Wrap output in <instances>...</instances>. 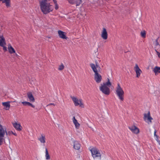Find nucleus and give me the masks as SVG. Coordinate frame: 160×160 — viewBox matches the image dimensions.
<instances>
[{"label":"nucleus","mask_w":160,"mask_h":160,"mask_svg":"<svg viewBox=\"0 0 160 160\" xmlns=\"http://www.w3.org/2000/svg\"><path fill=\"white\" fill-rule=\"evenodd\" d=\"M39 3L41 10L44 14H47L53 11L54 7L51 2H42Z\"/></svg>","instance_id":"f257e3e1"},{"label":"nucleus","mask_w":160,"mask_h":160,"mask_svg":"<svg viewBox=\"0 0 160 160\" xmlns=\"http://www.w3.org/2000/svg\"><path fill=\"white\" fill-rule=\"evenodd\" d=\"M112 85L109 78H108L106 82H103L100 84L99 87L100 90L104 94L108 95L110 93V90L109 88Z\"/></svg>","instance_id":"f03ea898"},{"label":"nucleus","mask_w":160,"mask_h":160,"mask_svg":"<svg viewBox=\"0 0 160 160\" xmlns=\"http://www.w3.org/2000/svg\"><path fill=\"white\" fill-rule=\"evenodd\" d=\"M115 94L120 101H123L124 92L119 83L117 84V86L116 88Z\"/></svg>","instance_id":"7ed1b4c3"},{"label":"nucleus","mask_w":160,"mask_h":160,"mask_svg":"<svg viewBox=\"0 0 160 160\" xmlns=\"http://www.w3.org/2000/svg\"><path fill=\"white\" fill-rule=\"evenodd\" d=\"M70 98L75 106H79L81 108L84 107V104L82 99L72 96H70Z\"/></svg>","instance_id":"20e7f679"},{"label":"nucleus","mask_w":160,"mask_h":160,"mask_svg":"<svg viewBox=\"0 0 160 160\" xmlns=\"http://www.w3.org/2000/svg\"><path fill=\"white\" fill-rule=\"evenodd\" d=\"M91 151L92 155L94 159L97 158H101V154L100 151L96 148H93L90 149Z\"/></svg>","instance_id":"39448f33"},{"label":"nucleus","mask_w":160,"mask_h":160,"mask_svg":"<svg viewBox=\"0 0 160 160\" xmlns=\"http://www.w3.org/2000/svg\"><path fill=\"white\" fill-rule=\"evenodd\" d=\"M6 45L5 39L3 34L0 33V46L3 48V50L5 52L7 51V48L6 46Z\"/></svg>","instance_id":"423d86ee"},{"label":"nucleus","mask_w":160,"mask_h":160,"mask_svg":"<svg viewBox=\"0 0 160 160\" xmlns=\"http://www.w3.org/2000/svg\"><path fill=\"white\" fill-rule=\"evenodd\" d=\"M143 118L144 121L148 124H151L152 123V120H153V118L151 116L149 112L144 114Z\"/></svg>","instance_id":"0eeeda50"},{"label":"nucleus","mask_w":160,"mask_h":160,"mask_svg":"<svg viewBox=\"0 0 160 160\" xmlns=\"http://www.w3.org/2000/svg\"><path fill=\"white\" fill-rule=\"evenodd\" d=\"M133 69L136 73V77L138 78H139L140 77L142 72V70L140 68L137 64H136L135 65Z\"/></svg>","instance_id":"6e6552de"},{"label":"nucleus","mask_w":160,"mask_h":160,"mask_svg":"<svg viewBox=\"0 0 160 160\" xmlns=\"http://www.w3.org/2000/svg\"><path fill=\"white\" fill-rule=\"evenodd\" d=\"M7 50L9 53L11 54H13L16 57H18V55L16 52L15 49L13 48L11 45L10 43H9L8 45Z\"/></svg>","instance_id":"1a4fd4ad"},{"label":"nucleus","mask_w":160,"mask_h":160,"mask_svg":"<svg viewBox=\"0 0 160 160\" xmlns=\"http://www.w3.org/2000/svg\"><path fill=\"white\" fill-rule=\"evenodd\" d=\"M128 128L132 133L135 134L137 135L140 132L139 128L135 125H133L129 127Z\"/></svg>","instance_id":"9d476101"},{"label":"nucleus","mask_w":160,"mask_h":160,"mask_svg":"<svg viewBox=\"0 0 160 160\" xmlns=\"http://www.w3.org/2000/svg\"><path fill=\"white\" fill-rule=\"evenodd\" d=\"M90 67L93 70L94 74L98 73L100 72V68L98 65H95L94 64L91 63L90 64Z\"/></svg>","instance_id":"9b49d317"},{"label":"nucleus","mask_w":160,"mask_h":160,"mask_svg":"<svg viewBox=\"0 0 160 160\" xmlns=\"http://www.w3.org/2000/svg\"><path fill=\"white\" fill-rule=\"evenodd\" d=\"M94 79L97 83H99L102 81V77L99 72L97 73L94 74Z\"/></svg>","instance_id":"f8f14e48"},{"label":"nucleus","mask_w":160,"mask_h":160,"mask_svg":"<svg viewBox=\"0 0 160 160\" xmlns=\"http://www.w3.org/2000/svg\"><path fill=\"white\" fill-rule=\"evenodd\" d=\"M101 36L102 38L104 40H106L108 38V34L106 29L103 28L101 32Z\"/></svg>","instance_id":"ddd939ff"},{"label":"nucleus","mask_w":160,"mask_h":160,"mask_svg":"<svg viewBox=\"0 0 160 160\" xmlns=\"http://www.w3.org/2000/svg\"><path fill=\"white\" fill-rule=\"evenodd\" d=\"M12 124L15 128L18 131H21L22 130V127L20 123L14 122L12 123Z\"/></svg>","instance_id":"4468645a"},{"label":"nucleus","mask_w":160,"mask_h":160,"mask_svg":"<svg viewBox=\"0 0 160 160\" xmlns=\"http://www.w3.org/2000/svg\"><path fill=\"white\" fill-rule=\"evenodd\" d=\"M58 34L59 38H60L66 40L68 38L66 36V32L61 30H58Z\"/></svg>","instance_id":"2eb2a0df"},{"label":"nucleus","mask_w":160,"mask_h":160,"mask_svg":"<svg viewBox=\"0 0 160 160\" xmlns=\"http://www.w3.org/2000/svg\"><path fill=\"white\" fill-rule=\"evenodd\" d=\"M38 139L41 144H44L46 142L45 136L43 134H41L38 138Z\"/></svg>","instance_id":"dca6fc26"},{"label":"nucleus","mask_w":160,"mask_h":160,"mask_svg":"<svg viewBox=\"0 0 160 160\" xmlns=\"http://www.w3.org/2000/svg\"><path fill=\"white\" fill-rule=\"evenodd\" d=\"M72 121L73 124H74L75 128L76 129H79L80 126V124L78 122V121L76 119L75 117H73L72 119Z\"/></svg>","instance_id":"f3484780"},{"label":"nucleus","mask_w":160,"mask_h":160,"mask_svg":"<svg viewBox=\"0 0 160 160\" xmlns=\"http://www.w3.org/2000/svg\"><path fill=\"white\" fill-rule=\"evenodd\" d=\"M68 1L70 3L75 4L76 6L79 5L82 2V0H68Z\"/></svg>","instance_id":"a211bd4d"},{"label":"nucleus","mask_w":160,"mask_h":160,"mask_svg":"<svg viewBox=\"0 0 160 160\" xmlns=\"http://www.w3.org/2000/svg\"><path fill=\"white\" fill-rule=\"evenodd\" d=\"M152 71L155 75H157L160 73V67L158 66L155 67L152 69Z\"/></svg>","instance_id":"6ab92c4d"},{"label":"nucleus","mask_w":160,"mask_h":160,"mask_svg":"<svg viewBox=\"0 0 160 160\" xmlns=\"http://www.w3.org/2000/svg\"><path fill=\"white\" fill-rule=\"evenodd\" d=\"M27 97L30 102H34L35 101V99L32 93L31 92H29L27 93Z\"/></svg>","instance_id":"aec40b11"},{"label":"nucleus","mask_w":160,"mask_h":160,"mask_svg":"<svg viewBox=\"0 0 160 160\" xmlns=\"http://www.w3.org/2000/svg\"><path fill=\"white\" fill-rule=\"evenodd\" d=\"M81 147L80 144L77 141H74L73 142V148L75 150H78Z\"/></svg>","instance_id":"412c9836"},{"label":"nucleus","mask_w":160,"mask_h":160,"mask_svg":"<svg viewBox=\"0 0 160 160\" xmlns=\"http://www.w3.org/2000/svg\"><path fill=\"white\" fill-rule=\"evenodd\" d=\"M2 104L5 107V110H8L9 109L10 107L9 102H3L2 103Z\"/></svg>","instance_id":"4be33fe9"},{"label":"nucleus","mask_w":160,"mask_h":160,"mask_svg":"<svg viewBox=\"0 0 160 160\" xmlns=\"http://www.w3.org/2000/svg\"><path fill=\"white\" fill-rule=\"evenodd\" d=\"M22 103L23 104V105L24 106H30L33 108H35V106L34 105L32 104V103L30 102H22Z\"/></svg>","instance_id":"5701e85b"},{"label":"nucleus","mask_w":160,"mask_h":160,"mask_svg":"<svg viewBox=\"0 0 160 160\" xmlns=\"http://www.w3.org/2000/svg\"><path fill=\"white\" fill-rule=\"evenodd\" d=\"M154 93L157 99H160V90H156L155 91Z\"/></svg>","instance_id":"b1692460"},{"label":"nucleus","mask_w":160,"mask_h":160,"mask_svg":"<svg viewBox=\"0 0 160 160\" xmlns=\"http://www.w3.org/2000/svg\"><path fill=\"white\" fill-rule=\"evenodd\" d=\"M45 158L47 160H49L50 158L49 155L48 153V150L47 148H45Z\"/></svg>","instance_id":"393cba45"},{"label":"nucleus","mask_w":160,"mask_h":160,"mask_svg":"<svg viewBox=\"0 0 160 160\" xmlns=\"http://www.w3.org/2000/svg\"><path fill=\"white\" fill-rule=\"evenodd\" d=\"M146 31L145 30H143L141 32L140 35L142 38H146Z\"/></svg>","instance_id":"a878e982"},{"label":"nucleus","mask_w":160,"mask_h":160,"mask_svg":"<svg viewBox=\"0 0 160 160\" xmlns=\"http://www.w3.org/2000/svg\"><path fill=\"white\" fill-rule=\"evenodd\" d=\"M2 2L5 3L7 7H9L10 6L9 3L10 2V0H3L2 1Z\"/></svg>","instance_id":"bb28decb"},{"label":"nucleus","mask_w":160,"mask_h":160,"mask_svg":"<svg viewBox=\"0 0 160 160\" xmlns=\"http://www.w3.org/2000/svg\"><path fill=\"white\" fill-rule=\"evenodd\" d=\"M64 66L63 64L61 63L60 65L59 66L58 69L59 71H62L64 69Z\"/></svg>","instance_id":"cd10ccee"},{"label":"nucleus","mask_w":160,"mask_h":160,"mask_svg":"<svg viewBox=\"0 0 160 160\" xmlns=\"http://www.w3.org/2000/svg\"><path fill=\"white\" fill-rule=\"evenodd\" d=\"M53 1L55 4V10H57L59 8V6L58 4L57 1L56 0H53Z\"/></svg>","instance_id":"c85d7f7f"},{"label":"nucleus","mask_w":160,"mask_h":160,"mask_svg":"<svg viewBox=\"0 0 160 160\" xmlns=\"http://www.w3.org/2000/svg\"><path fill=\"white\" fill-rule=\"evenodd\" d=\"M157 130L156 129H155L154 133V137L155 140L157 139L158 138V136L156 134Z\"/></svg>","instance_id":"c756f323"},{"label":"nucleus","mask_w":160,"mask_h":160,"mask_svg":"<svg viewBox=\"0 0 160 160\" xmlns=\"http://www.w3.org/2000/svg\"><path fill=\"white\" fill-rule=\"evenodd\" d=\"M155 51H158L160 52V44L159 45L155 46Z\"/></svg>","instance_id":"7c9ffc66"},{"label":"nucleus","mask_w":160,"mask_h":160,"mask_svg":"<svg viewBox=\"0 0 160 160\" xmlns=\"http://www.w3.org/2000/svg\"><path fill=\"white\" fill-rule=\"evenodd\" d=\"M154 44L155 45V46H157L158 45H160L159 43L158 42V39H157L154 42Z\"/></svg>","instance_id":"2f4dec72"},{"label":"nucleus","mask_w":160,"mask_h":160,"mask_svg":"<svg viewBox=\"0 0 160 160\" xmlns=\"http://www.w3.org/2000/svg\"><path fill=\"white\" fill-rule=\"evenodd\" d=\"M50 0H41L39 1V3L41 2H45L46 3H48L50 2Z\"/></svg>","instance_id":"473e14b6"},{"label":"nucleus","mask_w":160,"mask_h":160,"mask_svg":"<svg viewBox=\"0 0 160 160\" xmlns=\"http://www.w3.org/2000/svg\"><path fill=\"white\" fill-rule=\"evenodd\" d=\"M1 137L0 136V146L2 144L3 140V137Z\"/></svg>","instance_id":"72a5a7b5"},{"label":"nucleus","mask_w":160,"mask_h":160,"mask_svg":"<svg viewBox=\"0 0 160 160\" xmlns=\"http://www.w3.org/2000/svg\"><path fill=\"white\" fill-rule=\"evenodd\" d=\"M157 54L158 56V57L159 58H160V53L159 52V51H155Z\"/></svg>","instance_id":"f704fd0d"},{"label":"nucleus","mask_w":160,"mask_h":160,"mask_svg":"<svg viewBox=\"0 0 160 160\" xmlns=\"http://www.w3.org/2000/svg\"><path fill=\"white\" fill-rule=\"evenodd\" d=\"M156 141H157V142H158V144L160 145V141L159 140L158 138V139H156Z\"/></svg>","instance_id":"c9c22d12"},{"label":"nucleus","mask_w":160,"mask_h":160,"mask_svg":"<svg viewBox=\"0 0 160 160\" xmlns=\"http://www.w3.org/2000/svg\"><path fill=\"white\" fill-rule=\"evenodd\" d=\"M10 133H12V134H13L15 136H17V134L15 133H14L13 132H12V131H11L10 132Z\"/></svg>","instance_id":"e433bc0d"},{"label":"nucleus","mask_w":160,"mask_h":160,"mask_svg":"<svg viewBox=\"0 0 160 160\" xmlns=\"http://www.w3.org/2000/svg\"><path fill=\"white\" fill-rule=\"evenodd\" d=\"M50 104V105H53V104H52V103H51Z\"/></svg>","instance_id":"4c0bfd02"},{"label":"nucleus","mask_w":160,"mask_h":160,"mask_svg":"<svg viewBox=\"0 0 160 160\" xmlns=\"http://www.w3.org/2000/svg\"><path fill=\"white\" fill-rule=\"evenodd\" d=\"M2 0H0V1H2Z\"/></svg>","instance_id":"58836bf2"},{"label":"nucleus","mask_w":160,"mask_h":160,"mask_svg":"<svg viewBox=\"0 0 160 160\" xmlns=\"http://www.w3.org/2000/svg\"><path fill=\"white\" fill-rule=\"evenodd\" d=\"M158 160H160V159H159Z\"/></svg>","instance_id":"ea45409f"}]
</instances>
